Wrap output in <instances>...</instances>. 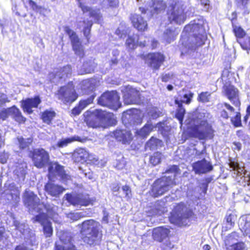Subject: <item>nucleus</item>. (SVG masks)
Instances as JSON below:
<instances>
[{"mask_svg": "<svg viewBox=\"0 0 250 250\" xmlns=\"http://www.w3.org/2000/svg\"><path fill=\"white\" fill-rule=\"evenodd\" d=\"M148 65L154 70H158L165 61V55L161 52L149 53L146 56Z\"/></svg>", "mask_w": 250, "mask_h": 250, "instance_id": "nucleus-14", "label": "nucleus"}, {"mask_svg": "<svg viewBox=\"0 0 250 250\" xmlns=\"http://www.w3.org/2000/svg\"><path fill=\"white\" fill-rule=\"evenodd\" d=\"M165 173H174L177 175L180 173V169L178 165H172L168 167L165 171Z\"/></svg>", "mask_w": 250, "mask_h": 250, "instance_id": "nucleus-47", "label": "nucleus"}, {"mask_svg": "<svg viewBox=\"0 0 250 250\" xmlns=\"http://www.w3.org/2000/svg\"><path fill=\"white\" fill-rule=\"evenodd\" d=\"M87 139L86 138H81L80 136L74 135L70 138H66L65 139H62L59 140L56 146L58 147L62 148L63 147L66 146L68 144L74 142H79L81 143H84L86 142Z\"/></svg>", "mask_w": 250, "mask_h": 250, "instance_id": "nucleus-29", "label": "nucleus"}, {"mask_svg": "<svg viewBox=\"0 0 250 250\" xmlns=\"http://www.w3.org/2000/svg\"><path fill=\"white\" fill-rule=\"evenodd\" d=\"M225 94L228 99L232 104L237 107L241 106V102L239 98V90L233 85H229L225 87Z\"/></svg>", "mask_w": 250, "mask_h": 250, "instance_id": "nucleus-20", "label": "nucleus"}, {"mask_svg": "<svg viewBox=\"0 0 250 250\" xmlns=\"http://www.w3.org/2000/svg\"><path fill=\"white\" fill-rule=\"evenodd\" d=\"M210 96V92L208 91L202 92L198 94L197 100L200 103H206L209 102Z\"/></svg>", "mask_w": 250, "mask_h": 250, "instance_id": "nucleus-42", "label": "nucleus"}, {"mask_svg": "<svg viewBox=\"0 0 250 250\" xmlns=\"http://www.w3.org/2000/svg\"><path fill=\"white\" fill-rule=\"evenodd\" d=\"M129 20L132 27L138 32L143 33L148 29V24L147 21L140 15L133 13L131 14Z\"/></svg>", "mask_w": 250, "mask_h": 250, "instance_id": "nucleus-16", "label": "nucleus"}, {"mask_svg": "<svg viewBox=\"0 0 250 250\" xmlns=\"http://www.w3.org/2000/svg\"><path fill=\"white\" fill-rule=\"evenodd\" d=\"M231 26L232 31L236 39L237 42L238 40H239L246 36L247 33L240 25L235 24H233Z\"/></svg>", "mask_w": 250, "mask_h": 250, "instance_id": "nucleus-33", "label": "nucleus"}, {"mask_svg": "<svg viewBox=\"0 0 250 250\" xmlns=\"http://www.w3.org/2000/svg\"><path fill=\"white\" fill-rule=\"evenodd\" d=\"M122 189L124 191L125 196H129L131 192L129 186L128 185H125L122 187Z\"/></svg>", "mask_w": 250, "mask_h": 250, "instance_id": "nucleus-64", "label": "nucleus"}, {"mask_svg": "<svg viewBox=\"0 0 250 250\" xmlns=\"http://www.w3.org/2000/svg\"><path fill=\"white\" fill-rule=\"evenodd\" d=\"M125 44L127 47L131 49H134L137 46V43L135 42L134 38L131 36H129L127 38Z\"/></svg>", "mask_w": 250, "mask_h": 250, "instance_id": "nucleus-50", "label": "nucleus"}, {"mask_svg": "<svg viewBox=\"0 0 250 250\" xmlns=\"http://www.w3.org/2000/svg\"><path fill=\"white\" fill-rule=\"evenodd\" d=\"M96 96V94L94 93L86 99L80 100L77 105L83 110L87 105L93 103Z\"/></svg>", "mask_w": 250, "mask_h": 250, "instance_id": "nucleus-39", "label": "nucleus"}, {"mask_svg": "<svg viewBox=\"0 0 250 250\" xmlns=\"http://www.w3.org/2000/svg\"><path fill=\"white\" fill-rule=\"evenodd\" d=\"M26 3L28 4L32 10L34 11L38 12L42 9L41 6L38 5L36 2L33 0H27Z\"/></svg>", "mask_w": 250, "mask_h": 250, "instance_id": "nucleus-52", "label": "nucleus"}, {"mask_svg": "<svg viewBox=\"0 0 250 250\" xmlns=\"http://www.w3.org/2000/svg\"><path fill=\"white\" fill-rule=\"evenodd\" d=\"M235 2L237 7H242L244 9L243 15H247L250 13L248 6L250 3V0H236Z\"/></svg>", "mask_w": 250, "mask_h": 250, "instance_id": "nucleus-41", "label": "nucleus"}, {"mask_svg": "<svg viewBox=\"0 0 250 250\" xmlns=\"http://www.w3.org/2000/svg\"><path fill=\"white\" fill-rule=\"evenodd\" d=\"M10 116L13 119L19 124H23L26 121V118L24 117L21 110L16 106L13 105L9 107Z\"/></svg>", "mask_w": 250, "mask_h": 250, "instance_id": "nucleus-28", "label": "nucleus"}, {"mask_svg": "<svg viewBox=\"0 0 250 250\" xmlns=\"http://www.w3.org/2000/svg\"><path fill=\"white\" fill-rule=\"evenodd\" d=\"M84 116V122L89 127L97 128L99 127L100 118L96 113L86 111Z\"/></svg>", "mask_w": 250, "mask_h": 250, "instance_id": "nucleus-26", "label": "nucleus"}, {"mask_svg": "<svg viewBox=\"0 0 250 250\" xmlns=\"http://www.w3.org/2000/svg\"><path fill=\"white\" fill-rule=\"evenodd\" d=\"M231 17L229 18V21L231 22V25L233 24H236V21H237L238 16L237 13L236 11H233L231 13Z\"/></svg>", "mask_w": 250, "mask_h": 250, "instance_id": "nucleus-59", "label": "nucleus"}, {"mask_svg": "<svg viewBox=\"0 0 250 250\" xmlns=\"http://www.w3.org/2000/svg\"><path fill=\"white\" fill-rule=\"evenodd\" d=\"M80 1H79V6L81 8L82 10L83 11V13H86L89 11H90V8L84 5L82 2Z\"/></svg>", "mask_w": 250, "mask_h": 250, "instance_id": "nucleus-63", "label": "nucleus"}, {"mask_svg": "<svg viewBox=\"0 0 250 250\" xmlns=\"http://www.w3.org/2000/svg\"><path fill=\"white\" fill-rule=\"evenodd\" d=\"M170 229L164 226L153 228L152 231V238L155 241L161 243L169 238Z\"/></svg>", "mask_w": 250, "mask_h": 250, "instance_id": "nucleus-21", "label": "nucleus"}, {"mask_svg": "<svg viewBox=\"0 0 250 250\" xmlns=\"http://www.w3.org/2000/svg\"><path fill=\"white\" fill-rule=\"evenodd\" d=\"M241 48L245 50H250V36H245L237 42Z\"/></svg>", "mask_w": 250, "mask_h": 250, "instance_id": "nucleus-40", "label": "nucleus"}, {"mask_svg": "<svg viewBox=\"0 0 250 250\" xmlns=\"http://www.w3.org/2000/svg\"><path fill=\"white\" fill-rule=\"evenodd\" d=\"M163 146V141L156 137L152 136L146 143V149H148L150 150L157 149Z\"/></svg>", "mask_w": 250, "mask_h": 250, "instance_id": "nucleus-31", "label": "nucleus"}, {"mask_svg": "<svg viewBox=\"0 0 250 250\" xmlns=\"http://www.w3.org/2000/svg\"><path fill=\"white\" fill-rule=\"evenodd\" d=\"M48 172L50 174L53 175L55 170V163H53L52 162L48 163Z\"/></svg>", "mask_w": 250, "mask_h": 250, "instance_id": "nucleus-62", "label": "nucleus"}, {"mask_svg": "<svg viewBox=\"0 0 250 250\" xmlns=\"http://www.w3.org/2000/svg\"><path fill=\"white\" fill-rule=\"evenodd\" d=\"M217 108L220 117L224 120H228L229 118L228 111L232 113L235 111L234 108L226 102L218 104Z\"/></svg>", "mask_w": 250, "mask_h": 250, "instance_id": "nucleus-23", "label": "nucleus"}, {"mask_svg": "<svg viewBox=\"0 0 250 250\" xmlns=\"http://www.w3.org/2000/svg\"><path fill=\"white\" fill-rule=\"evenodd\" d=\"M56 116V113L53 109H45L41 112L40 118L43 123L49 125L52 124Z\"/></svg>", "mask_w": 250, "mask_h": 250, "instance_id": "nucleus-30", "label": "nucleus"}, {"mask_svg": "<svg viewBox=\"0 0 250 250\" xmlns=\"http://www.w3.org/2000/svg\"><path fill=\"white\" fill-rule=\"evenodd\" d=\"M175 184L170 176H161L153 182L149 194L153 198L159 197L167 192Z\"/></svg>", "mask_w": 250, "mask_h": 250, "instance_id": "nucleus-5", "label": "nucleus"}, {"mask_svg": "<svg viewBox=\"0 0 250 250\" xmlns=\"http://www.w3.org/2000/svg\"><path fill=\"white\" fill-rule=\"evenodd\" d=\"M151 7L152 8L150 12L148 19H151L154 15H158L165 11L166 3L163 0H151Z\"/></svg>", "mask_w": 250, "mask_h": 250, "instance_id": "nucleus-25", "label": "nucleus"}, {"mask_svg": "<svg viewBox=\"0 0 250 250\" xmlns=\"http://www.w3.org/2000/svg\"><path fill=\"white\" fill-rule=\"evenodd\" d=\"M174 103L177 104L178 106L176 111L175 117L178 120L179 123L182 125H183V120L186 113V110L183 105L182 102L179 100L178 99H175Z\"/></svg>", "mask_w": 250, "mask_h": 250, "instance_id": "nucleus-32", "label": "nucleus"}, {"mask_svg": "<svg viewBox=\"0 0 250 250\" xmlns=\"http://www.w3.org/2000/svg\"><path fill=\"white\" fill-rule=\"evenodd\" d=\"M19 143V148L20 150H24L29 148L30 145L31 144L32 140L30 138L25 139L22 137L18 138Z\"/></svg>", "mask_w": 250, "mask_h": 250, "instance_id": "nucleus-38", "label": "nucleus"}, {"mask_svg": "<svg viewBox=\"0 0 250 250\" xmlns=\"http://www.w3.org/2000/svg\"><path fill=\"white\" fill-rule=\"evenodd\" d=\"M211 178H207L205 179V182L202 183V192L204 194L207 193L208 184L211 181Z\"/></svg>", "mask_w": 250, "mask_h": 250, "instance_id": "nucleus-54", "label": "nucleus"}, {"mask_svg": "<svg viewBox=\"0 0 250 250\" xmlns=\"http://www.w3.org/2000/svg\"><path fill=\"white\" fill-rule=\"evenodd\" d=\"M44 190L50 196L58 197L65 190V188L62 186L49 181L45 184Z\"/></svg>", "mask_w": 250, "mask_h": 250, "instance_id": "nucleus-24", "label": "nucleus"}, {"mask_svg": "<svg viewBox=\"0 0 250 250\" xmlns=\"http://www.w3.org/2000/svg\"><path fill=\"white\" fill-rule=\"evenodd\" d=\"M97 103L103 106L115 109L121 106L120 97L116 92L106 91L98 98Z\"/></svg>", "mask_w": 250, "mask_h": 250, "instance_id": "nucleus-8", "label": "nucleus"}, {"mask_svg": "<svg viewBox=\"0 0 250 250\" xmlns=\"http://www.w3.org/2000/svg\"><path fill=\"white\" fill-rule=\"evenodd\" d=\"M229 166L233 170H236L239 168V164L233 160H229Z\"/></svg>", "mask_w": 250, "mask_h": 250, "instance_id": "nucleus-60", "label": "nucleus"}, {"mask_svg": "<svg viewBox=\"0 0 250 250\" xmlns=\"http://www.w3.org/2000/svg\"><path fill=\"white\" fill-rule=\"evenodd\" d=\"M178 34L170 29H167L164 32V38L166 42L169 43L175 40Z\"/></svg>", "mask_w": 250, "mask_h": 250, "instance_id": "nucleus-35", "label": "nucleus"}, {"mask_svg": "<svg viewBox=\"0 0 250 250\" xmlns=\"http://www.w3.org/2000/svg\"><path fill=\"white\" fill-rule=\"evenodd\" d=\"M42 103L39 95H36L32 98H27L21 101V107L24 112L31 114L33 113L32 108H37Z\"/></svg>", "mask_w": 250, "mask_h": 250, "instance_id": "nucleus-15", "label": "nucleus"}, {"mask_svg": "<svg viewBox=\"0 0 250 250\" xmlns=\"http://www.w3.org/2000/svg\"><path fill=\"white\" fill-rule=\"evenodd\" d=\"M154 126L152 124H146L141 129L136 131L137 135L143 137H146L153 130Z\"/></svg>", "mask_w": 250, "mask_h": 250, "instance_id": "nucleus-34", "label": "nucleus"}, {"mask_svg": "<svg viewBox=\"0 0 250 250\" xmlns=\"http://www.w3.org/2000/svg\"><path fill=\"white\" fill-rule=\"evenodd\" d=\"M194 94L193 92L189 91L188 93L185 94L183 96H181V98L185 99V100H179L182 102V104L185 103L187 104H189L192 101V99L193 97Z\"/></svg>", "mask_w": 250, "mask_h": 250, "instance_id": "nucleus-49", "label": "nucleus"}, {"mask_svg": "<svg viewBox=\"0 0 250 250\" xmlns=\"http://www.w3.org/2000/svg\"><path fill=\"white\" fill-rule=\"evenodd\" d=\"M174 245L170 241H166V242L161 247V250H173Z\"/></svg>", "mask_w": 250, "mask_h": 250, "instance_id": "nucleus-57", "label": "nucleus"}, {"mask_svg": "<svg viewBox=\"0 0 250 250\" xmlns=\"http://www.w3.org/2000/svg\"><path fill=\"white\" fill-rule=\"evenodd\" d=\"M72 159L75 163L80 164L94 163L98 161L88 150L83 147H78L74 150Z\"/></svg>", "mask_w": 250, "mask_h": 250, "instance_id": "nucleus-12", "label": "nucleus"}, {"mask_svg": "<svg viewBox=\"0 0 250 250\" xmlns=\"http://www.w3.org/2000/svg\"><path fill=\"white\" fill-rule=\"evenodd\" d=\"M55 170L62 180L68 179V175L66 174L63 166L58 163H55Z\"/></svg>", "mask_w": 250, "mask_h": 250, "instance_id": "nucleus-36", "label": "nucleus"}, {"mask_svg": "<svg viewBox=\"0 0 250 250\" xmlns=\"http://www.w3.org/2000/svg\"><path fill=\"white\" fill-rule=\"evenodd\" d=\"M23 202L26 207L33 209H35L40 204L39 197L33 192H25Z\"/></svg>", "mask_w": 250, "mask_h": 250, "instance_id": "nucleus-22", "label": "nucleus"}, {"mask_svg": "<svg viewBox=\"0 0 250 250\" xmlns=\"http://www.w3.org/2000/svg\"><path fill=\"white\" fill-rule=\"evenodd\" d=\"M140 99L139 91L133 88L127 89L123 93V101L125 104H139Z\"/></svg>", "mask_w": 250, "mask_h": 250, "instance_id": "nucleus-19", "label": "nucleus"}, {"mask_svg": "<svg viewBox=\"0 0 250 250\" xmlns=\"http://www.w3.org/2000/svg\"><path fill=\"white\" fill-rule=\"evenodd\" d=\"M100 223L94 219L86 220L78 226L81 228L82 239L86 244L96 245L100 241Z\"/></svg>", "mask_w": 250, "mask_h": 250, "instance_id": "nucleus-2", "label": "nucleus"}, {"mask_svg": "<svg viewBox=\"0 0 250 250\" xmlns=\"http://www.w3.org/2000/svg\"><path fill=\"white\" fill-rule=\"evenodd\" d=\"M231 249L227 248V250H244L245 248V243L243 242H238L230 246Z\"/></svg>", "mask_w": 250, "mask_h": 250, "instance_id": "nucleus-48", "label": "nucleus"}, {"mask_svg": "<svg viewBox=\"0 0 250 250\" xmlns=\"http://www.w3.org/2000/svg\"><path fill=\"white\" fill-rule=\"evenodd\" d=\"M186 8L184 2L182 0H170L167 10L169 22L179 25L184 23L187 19Z\"/></svg>", "mask_w": 250, "mask_h": 250, "instance_id": "nucleus-3", "label": "nucleus"}, {"mask_svg": "<svg viewBox=\"0 0 250 250\" xmlns=\"http://www.w3.org/2000/svg\"><path fill=\"white\" fill-rule=\"evenodd\" d=\"M236 218L237 216L234 213L227 214L225 217L227 223L230 226V227H234Z\"/></svg>", "mask_w": 250, "mask_h": 250, "instance_id": "nucleus-46", "label": "nucleus"}, {"mask_svg": "<svg viewBox=\"0 0 250 250\" xmlns=\"http://www.w3.org/2000/svg\"><path fill=\"white\" fill-rule=\"evenodd\" d=\"M92 26V22L91 21H88L87 25L85 26L83 30V35L86 39L87 43H89L90 41L91 37L90 32Z\"/></svg>", "mask_w": 250, "mask_h": 250, "instance_id": "nucleus-44", "label": "nucleus"}, {"mask_svg": "<svg viewBox=\"0 0 250 250\" xmlns=\"http://www.w3.org/2000/svg\"><path fill=\"white\" fill-rule=\"evenodd\" d=\"M82 111L80 108L76 104V105L71 109L70 115L71 117L77 116L81 113Z\"/></svg>", "mask_w": 250, "mask_h": 250, "instance_id": "nucleus-55", "label": "nucleus"}, {"mask_svg": "<svg viewBox=\"0 0 250 250\" xmlns=\"http://www.w3.org/2000/svg\"><path fill=\"white\" fill-rule=\"evenodd\" d=\"M67 200L73 206H92L96 201L95 197L90 198L88 194L79 193L74 195L67 194Z\"/></svg>", "mask_w": 250, "mask_h": 250, "instance_id": "nucleus-11", "label": "nucleus"}, {"mask_svg": "<svg viewBox=\"0 0 250 250\" xmlns=\"http://www.w3.org/2000/svg\"><path fill=\"white\" fill-rule=\"evenodd\" d=\"M59 100L64 104H71L75 102L79 97L72 82L60 86L55 94Z\"/></svg>", "mask_w": 250, "mask_h": 250, "instance_id": "nucleus-6", "label": "nucleus"}, {"mask_svg": "<svg viewBox=\"0 0 250 250\" xmlns=\"http://www.w3.org/2000/svg\"><path fill=\"white\" fill-rule=\"evenodd\" d=\"M28 156L38 168L44 167L49 162V153L43 148H34L29 151Z\"/></svg>", "mask_w": 250, "mask_h": 250, "instance_id": "nucleus-7", "label": "nucleus"}, {"mask_svg": "<svg viewBox=\"0 0 250 250\" xmlns=\"http://www.w3.org/2000/svg\"><path fill=\"white\" fill-rule=\"evenodd\" d=\"M186 208L183 202H180L176 206V211L172 213L169 217L170 221L175 224H180L183 219H188L194 218L195 214L192 209H187L184 212L179 215V213Z\"/></svg>", "mask_w": 250, "mask_h": 250, "instance_id": "nucleus-9", "label": "nucleus"}, {"mask_svg": "<svg viewBox=\"0 0 250 250\" xmlns=\"http://www.w3.org/2000/svg\"><path fill=\"white\" fill-rule=\"evenodd\" d=\"M9 102V100H8L7 95L4 93L0 92V107Z\"/></svg>", "mask_w": 250, "mask_h": 250, "instance_id": "nucleus-53", "label": "nucleus"}, {"mask_svg": "<svg viewBox=\"0 0 250 250\" xmlns=\"http://www.w3.org/2000/svg\"><path fill=\"white\" fill-rule=\"evenodd\" d=\"M108 5L111 8L117 7L119 5L118 0H107Z\"/></svg>", "mask_w": 250, "mask_h": 250, "instance_id": "nucleus-61", "label": "nucleus"}, {"mask_svg": "<svg viewBox=\"0 0 250 250\" xmlns=\"http://www.w3.org/2000/svg\"><path fill=\"white\" fill-rule=\"evenodd\" d=\"M33 223L39 222L42 227V230L45 237H50L53 234V227L52 223L49 219L48 215L44 212H41L36 215L32 219Z\"/></svg>", "mask_w": 250, "mask_h": 250, "instance_id": "nucleus-13", "label": "nucleus"}, {"mask_svg": "<svg viewBox=\"0 0 250 250\" xmlns=\"http://www.w3.org/2000/svg\"><path fill=\"white\" fill-rule=\"evenodd\" d=\"M192 167L194 173L197 174H206L213 169V166L211 163L205 158L193 163Z\"/></svg>", "mask_w": 250, "mask_h": 250, "instance_id": "nucleus-18", "label": "nucleus"}, {"mask_svg": "<svg viewBox=\"0 0 250 250\" xmlns=\"http://www.w3.org/2000/svg\"><path fill=\"white\" fill-rule=\"evenodd\" d=\"M215 130L212 125L207 120H201L198 125L190 127V135L199 140L213 139Z\"/></svg>", "mask_w": 250, "mask_h": 250, "instance_id": "nucleus-4", "label": "nucleus"}, {"mask_svg": "<svg viewBox=\"0 0 250 250\" xmlns=\"http://www.w3.org/2000/svg\"><path fill=\"white\" fill-rule=\"evenodd\" d=\"M10 115V109L8 108H3L0 111V121L6 120Z\"/></svg>", "mask_w": 250, "mask_h": 250, "instance_id": "nucleus-51", "label": "nucleus"}, {"mask_svg": "<svg viewBox=\"0 0 250 250\" xmlns=\"http://www.w3.org/2000/svg\"><path fill=\"white\" fill-rule=\"evenodd\" d=\"M65 33L68 35L71 41L72 50L76 55L79 57L80 59L85 56V51L82 42L75 32L73 31L69 26L64 27Z\"/></svg>", "mask_w": 250, "mask_h": 250, "instance_id": "nucleus-10", "label": "nucleus"}, {"mask_svg": "<svg viewBox=\"0 0 250 250\" xmlns=\"http://www.w3.org/2000/svg\"><path fill=\"white\" fill-rule=\"evenodd\" d=\"M113 134L115 139L124 145H129L133 139L130 130L125 129H117L113 131Z\"/></svg>", "mask_w": 250, "mask_h": 250, "instance_id": "nucleus-17", "label": "nucleus"}, {"mask_svg": "<svg viewBox=\"0 0 250 250\" xmlns=\"http://www.w3.org/2000/svg\"><path fill=\"white\" fill-rule=\"evenodd\" d=\"M230 121L232 125L235 127L242 126L241 115L240 112H236L235 116L230 118Z\"/></svg>", "mask_w": 250, "mask_h": 250, "instance_id": "nucleus-43", "label": "nucleus"}, {"mask_svg": "<svg viewBox=\"0 0 250 250\" xmlns=\"http://www.w3.org/2000/svg\"><path fill=\"white\" fill-rule=\"evenodd\" d=\"M162 154L159 151L155 152L150 156L149 162L153 166H155L161 162Z\"/></svg>", "mask_w": 250, "mask_h": 250, "instance_id": "nucleus-37", "label": "nucleus"}, {"mask_svg": "<svg viewBox=\"0 0 250 250\" xmlns=\"http://www.w3.org/2000/svg\"><path fill=\"white\" fill-rule=\"evenodd\" d=\"M231 69V64L230 62H228L226 63L225 67L224 68L223 73V75H226L227 76H228L229 75V74L230 73V70Z\"/></svg>", "mask_w": 250, "mask_h": 250, "instance_id": "nucleus-58", "label": "nucleus"}, {"mask_svg": "<svg viewBox=\"0 0 250 250\" xmlns=\"http://www.w3.org/2000/svg\"><path fill=\"white\" fill-rule=\"evenodd\" d=\"M207 35L203 23L200 19H194L183 29L178 43L181 56L189 52H195L205 43Z\"/></svg>", "mask_w": 250, "mask_h": 250, "instance_id": "nucleus-1", "label": "nucleus"}, {"mask_svg": "<svg viewBox=\"0 0 250 250\" xmlns=\"http://www.w3.org/2000/svg\"><path fill=\"white\" fill-rule=\"evenodd\" d=\"M157 126L158 128L159 131L163 135L165 136L166 135V133L167 130L166 129V127L165 126V124L163 123L159 122L157 124Z\"/></svg>", "mask_w": 250, "mask_h": 250, "instance_id": "nucleus-56", "label": "nucleus"}, {"mask_svg": "<svg viewBox=\"0 0 250 250\" xmlns=\"http://www.w3.org/2000/svg\"><path fill=\"white\" fill-rule=\"evenodd\" d=\"M123 116L130 120L134 124L140 125L142 123V119L138 114V110L135 108H131L124 112Z\"/></svg>", "mask_w": 250, "mask_h": 250, "instance_id": "nucleus-27", "label": "nucleus"}, {"mask_svg": "<svg viewBox=\"0 0 250 250\" xmlns=\"http://www.w3.org/2000/svg\"><path fill=\"white\" fill-rule=\"evenodd\" d=\"M85 217L82 212H69L67 214V217L69 218L73 222L77 221L81 219V218Z\"/></svg>", "mask_w": 250, "mask_h": 250, "instance_id": "nucleus-45", "label": "nucleus"}]
</instances>
